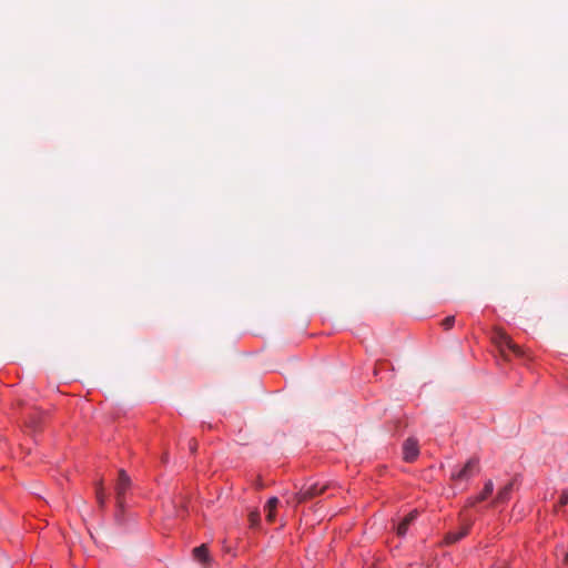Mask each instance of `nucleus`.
<instances>
[{
  "label": "nucleus",
  "mask_w": 568,
  "mask_h": 568,
  "mask_svg": "<svg viewBox=\"0 0 568 568\" xmlns=\"http://www.w3.org/2000/svg\"><path fill=\"white\" fill-rule=\"evenodd\" d=\"M329 487H331L329 484H321V483L305 485L301 488V490L298 493H296L294 495V499L297 504L305 503V501L311 500L317 496L323 495Z\"/></svg>",
  "instance_id": "obj_1"
},
{
  "label": "nucleus",
  "mask_w": 568,
  "mask_h": 568,
  "mask_svg": "<svg viewBox=\"0 0 568 568\" xmlns=\"http://www.w3.org/2000/svg\"><path fill=\"white\" fill-rule=\"evenodd\" d=\"M479 473V459L471 457L462 468L454 469L450 473V479L454 481L468 480Z\"/></svg>",
  "instance_id": "obj_2"
},
{
  "label": "nucleus",
  "mask_w": 568,
  "mask_h": 568,
  "mask_svg": "<svg viewBox=\"0 0 568 568\" xmlns=\"http://www.w3.org/2000/svg\"><path fill=\"white\" fill-rule=\"evenodd\" d=\"M131 486V479L125 473V470L121 469L119 470V477L115 485V493H116V503L118 507L122 509L124 507V494Z\"/></svg>",
  "instance_id": "obj_3"
},
{
  "label": "nucleus",
  "mask_w": 568,
  "mask_h": 568,
  "mask_svg": "<svg viewBox=\"0 0 568 568\" xmlns=\"http://www.w3.org/2000/svg\"><path fill=\"white\" fill-rule=\"evenodd\" d=\"M494 341L497 344V346L500 348L501 352H504L505 348H507V349L511 351L514 354H516L517 356L523 355L521 348L518 345H516L506 333H504L501 331L496 332Z\"/></svg>",
  "instance_id": "obj_4"
},
{
  "label": "nucleus",
  "mask_w": 568,
  "mask_h": 568,
  "mask_svg": "<svg viewBox=\"0 0 568 568\" xmlns=\"http://www.w3.org/2000/svg\"><path fill=\"white\" fill-rule=\"evenodd\" d=\"M403 454H404V459L406 462H408V463L414 462L419 454L417 440L414 438L406 439L403 445Z\"/></svg>",
  "instance_id": "obj_5"
},
{
  "label": "nucleus",
  "mask_w": 568,
  "mask_h": 568,
  "mask_svg": "<svg viewBox=\"0 0 568 568\" xmlns=\"http://www.w3.org/2000/svg\"><path fill=\"white\" fill-rule=\"evenodd\" d=\"M513 490H514V483L509 481L508 484H506L504 487H501L498 490L496 498L493 500L491 505L498 506L499 504L507 503L510 499Z\"/></svg>",
  "instance_id": "obj_6"
},
{
  "label": "nucleus",
  "mask_w": 568,
  "mask_h": 568,
  "mask_svg": "<svg viewBox=\"0 0 568 568\" xmlns=\"http://www.w3.org/2000/svg\"><path fill=\"white\" fill-rule=\"evenodd\" d=\"M493 491H494V483H493V480L489 479L485 483L483 491L475 498L469 499L468 505L474 506L477 503L486 500L493 494Z\"/></svg>",
  "instance_id": "obj_7"
},
{
  "label": "nucleus",
  "mask_w": 568,
  "mask_h": 568,
  "mask_svg": "<svg viewBox=\"0 0 568 568\" xmlns=\"http://www.w3.org/2000/svg\"><path fill=\"white\" fill-rule=\"evenodd\" d=\"M417 518V511L413 510L398 524L396 531L397 535L403 537L406 535L409 525Z\"/></svg>",
  "instance_id": "obj_8"
},
{
  "label": "nucleus",
  "mask_w": 568,
  "mask_h": 568,
  "mask_svg": "<svg viewBox=\"0 0 568 568\" xmlns=\"http://www.w3.org/2000/svg\"><path fill=\"white\" fill-rule=\"evenodd\" d=\"M469 525L463 526L458 531H450L445 537V542L447 545L455 544L459 541L462 538L468 535L469 532Z\"/></svg>",
  "instance_id": "obj_9"
},
{
  "label": "nucleus",
  "mask_w": 568,
  "mask_h": 568,
  "mask_svg": "<svg viewBox=\"0 0 568 568\" xmlns=\"http://www.w3.org/2000/svg\"><path fill=\"white\" fill-rule=\"evenodd\" d=\"M280 500L277 497H272L267 500L264 510L266 513V520L273 523L275 520V511Z\"/></svg>",
  "instance_id": "obj_10"
},
{
  "label": "nucleus",
  "mask_w": 568,
  "mask_h": 568,
  "mask_svg": "<svg viewBox=\"0 0 568 568\" xmlns=\"http://www.w3.org/2000/svg\"><path fill=\"white\" fill-rule=\"evenodd\" d=\"M193 557L200 562L209 561V550L205 545H201L193 549Z\"/></svg>",
  "instance_id": "obj_11"
},
{
  "label": "nucleus",
  "mask_w": 568,
  "mask_h": 568,
  "mask_svg": "<svg viewBox=\"0 0 568 568\" xmlns=\"http://www.w3.org/2000/svg\"><path fill=\"white\" fill-rule=\"evenodd\" d=\"M97 499L101 507L105 505V495L102 481H100L97 486Z\"/></svg>",
  "instance_id": "obj_12"
},
{
  "label": "nucleus",
  "mask_w": 568,
  "mask_h": 568,
  "mask_svg": "<svg viewBox=\"0 0 568 568\" xmlns=\"http://www.w3.org/2000/svg\"><path fill=\"white\" fill-rule=\"evenodd\" d=\"M248 520H250V524L252 527H257L260 524V520H261L260 511L258 510L251 511L248 515Z\"/></svg>",
  "instance_id": "obj_13"
},
{
  "label": "nucleus",
  "mask_w": 568,
  "mask_h": 568,
  "mask_svg": "<svg viewBox=\"0 0 568 568\" xmlns=\"http://www.w3.org/2000/svg\"><path fill=\"white\" fill-rule=\"evenodd\" d=\"M454 323H455V316H447L445 320H443L442 326L444 327V329H450L453 327Z\"/></svg>",
  "instance_id": "obj_14"
},
{
  "label": "nucleus",
  "mask_w": 568,
  "mask_h": 568,
  "mask_svg": "<svg viewBox=\"0 0 568 568\" xmlns=\"http://www.w3.org/2000/svg\"><path fill=\"white\" fill-rule=\"evenodd\" d=\"M568 504V491H564L559 499V506H566Z\"/></svg>",
  "instance_id": "obj_15"
},
{
  "label": "nucleus",
  "mask_w": 568,
  "mask_h": 568,
  "mask_svg": "<svg viewBox=\"0 0 568 568\" xmlns=\"http://www.w3.org/2000/svg\"><path fill=\"white\" fill-rule=\"evenodd\" d=\"M189 447H190V450H191L192 453L196 452V449H197V443H196V440H195V439H191V440H190V445H189Z\"/></svg>",
  "instance_id": "obj_16"
},
{
  "label": "nucleus",
  "mask_w": 568,
  "mask_h": 568,
  "mask_svg": "<svg viewBox=\"0 0 568 568\" xmlns=\"http://www.w3.org/2000/svg\"><path fill=\"white\" fill-rule=\"evenodd\" d=\"M564 562H565V565H568V551L565 555Z\"/></svg>",
  "instance_id": "obj_17"
}]
</instances>
